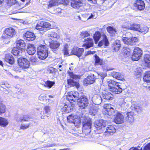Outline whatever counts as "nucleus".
<instances>
[{
	"instance_id": "obj_37",
	"label": "nucleus",
	"mask_w": 150,
	"mask_h": 150,
	"mask_svg": "<svg viewBox=\"0 0 150 150\" xmlns=\"http://www.w3.org/2000/svg\"><path fill=\"white\" fill-rule=\"evenodd\" d=\"M95 102L97 105L100 104L102 101V98L100 95L97 94L94 96L93 98Z\"/></svg>"
},
{
	"instance_id": "obj_42",
	"label": "nucleus",
	"mask_w": 150,
	"mask_h": 150,
	"mask_svg": "<svg viewBox=\"0 0 150 150\" xmlns=\"http://www.w3.org/2000/svg\"><path fill=\"white\" fill-rule=\"evenodd\" d=\"M140 25L138 24L132 23L130 30L138 31L140 29Z\"/></svg>"
},
{
	"instance_id": "obj_51",
	"label": "nucleus",
	"mask_w": 150,
	"mask_h": 150,
	"mask_svg": "<svg viewBox=\"0 0 150 150\" xmlns=\"http://www.w3.org/2000/svg\"><path fill=\"white\" fill-rule=\"evenodd\" d=\"M134 108L138 112H141L142 110L140 105L139 104H135L134 106Z\"/></svg>"
},
{
	"instance_id": "obj_56",
	"label": "nucleus",
	"mask_w": 150,
	"mask_h": 150,
	"mask_svg": "<svg viewBox=\"0 0 150 150\" xmlns=\"http://www.w3.org/2000/svg\"><path fill=\"white\" fill-rule=\"evenodd\" d=\"M127 50L126 49H125L123 50L124 54L125 57H128L130 56L131 53L129 51V50L128 49Z\"/></svg>"
},
{
	"instance_id": "obj_47",
	"label": "nucleus",
	"mask_w": 150,
	"mask_h": 150,
	"mask_svg": "<svg viewBox=\"0 0 150 150\" xmlns=\"http://www.w3.org/2000/svg\"><path fill=\"white\" fill-rule=\"evenodd\" d=\"M6 109V106L0 102V114L1 113H4Z\"/></svg>"
},
{
	"instance_id": "obj_40",
	"label": "nucleus",
	"mask_w": 150,
	"mask_h": 150,
	"mask_svg": "<svg viewBox=\"0 0 150 150\" xmlns=\"http://www.w3.org/2000/svg\"><path fill=\"white\" fill-rule=\"evenodd\" d=\"M55 83L54 81H47L45 82L44 84V86L49 88H51Z\"/></svg>"
},
{
	"instance_id": "obj_21",
	"label": "nucleus",
	"mask_w": 150,
	"mask_h": 150,
	"mask_svg": "<svg viewBox=\"0 0 150 150\" xmlns=\"http://www.w3.org/2000/svg\"><path fill=\"white\" fill-rule=\"evenodd\" d=\"M132 23L131 20L128 18H126L124 20L123 23L121 26L122 28L123 29L130 30Z\"/></svg>"
},
{
	"instance_id": "obj_58",
	"label": "nucleus",
	"mask_w": 150,
	"mask_h": 150,
	"mask_svg": "<svg viewBox=\"0 0 150 150\" xmlns=\"http://www.w3.org/2000/svg\"><path fill=\"white\" fill-rule=\"evenodd\" d=\"M11 52L14 55H17L19 54V51L17 48H14L13 49Z\"/></svg>"
},
{
	"instance_id": "obj_34",
	"label": "nucleus",
	"mask_w": 150,
	"mask_h": 150,
	"mask_svg": "<svg viewBox=\"0 0 150 150\" xmlns=\"http://www.w3.org/2000/svg\"><path fill=\"white\" fill-rule=\"evenodd\" d=\"M29 119H30L28 116L24 115L18 117L16 119V120L17 122H21L23 121H29Z\"/></svg>"
},
{
	"instance_id": "obj_33",
	"label": "nucleus",
	"mask_w": 150,
	"mask_h": 150,
	"mask_svg": "<svg viewBox=\"0 0 150 150\" xmlns=\"http://www.w3.org/2000/svg\"><path fill=\"white\" fill-rule=\"evenodd\" d=\"M127 116L126 119L127 121L130 123L134 121V119L133 116V113L131 112H128L127 114Z\"/></svg>"
},
{
	"instance_id": "obj_59",
	"label": "nucleus",
	"mask_w": 150,
	"mask_h": 150,
	"mask_svg": "<svg viewBox=\"0 0 150 150\" xmlns=\"http://www.w3.org/2000/svg\"><path fill=\"white\" fill-rule=\"evenodd\" d=\"M95 53V51H88L87 52H86L84 53V55L86 56H88L89 55H91L92 54H94Z\"/></svg>"
},
{
	"instance_id": "obj_39",
	"label": "nucleus",
	"mask_w": 150,
	"mask_h": 150,
	"mask_svg": "<svg viewBox=\"0 0 150 150\" xmlns=\"http://www.w3.org/2000/svg\"><path fill=\"white\" fill-rule=\"evenodd\" d=\"M35 28L36 29L40 30H44L43 21H41L37 24Z\"/></svg>"
},
{
	"instance_id": "obj_19",
	"label": "nucleus",
	"mask_w": 150,
	"mask_h": 150,
	"mask_svg": "<svg viewBox=\"0 0 150 150\" xmlns=\"http://www.w3.org/2000/svg\"><path fill=\"white\" fill-rule=\"evenodd\" d=\"M17 48L22 52H24L26 48V44L22 40H20L16 42Z\"/></svg>"
},
{
	"instance_id": "obj_49",
	"label": "nucleus",
	"mask_w": 150,
	"mask_h": 150,
	"mask_svg": "<svg viewBox=\"0 0 150 150\" xmlns=\"http://www.w3.org/2000/svg\"><path fill=\"white\" fill-rule=\"evenodd\" d=\"M80 35L82 38H83L89 36L90 34L87 31H82Z\"/></svg>"
},
{
	"instance_id": "obj_9",
	"label": "nucleus",
	"mask_w": 150,
	"mask_h": 150,
	"mask_svg": "<svg viewBox=\"0 0 150 150\" xmlns=\"http://www.w3.org/2000/svg\"><path fill=\"white\" fill-rule=\"evenodd\" d=\"M85 120L83 122V129L84 130V132L86 134H88L91 131L92 121L89 118Z\"/></svg>"
},
{
	"instance_id": "obj_23",
	"label": "nucleus",
	"mask_w": 150,
	"mask_h": 150,
	"mask_svg": "<svg viewBox=\"0 0 150 150\" xmlns=\"http://www.w3.org/2000/svg\"><path fill=\"white\" fill-rule=\"evenodd\" d=\"M83 42H85V43L83 44V47H85L86 49L88 48L93 45V40L90 38L85 39Z\"/></svg>"
},
{
	"instance_id": "obj_61",
	"label": "nucleus",
	"mask_w": 150,
	"mask_h": 150,
	"mask_svg": "<svg viewBox=\"0 0 150 150\" xmlns=\"http://www.w3.org/2000/svg\"><path fill=\"white\" fill-rule=\"evenodd\" d=\"M144 150H150V142L144 147Z\"/></svg>"
},
{
	"instance_id": "obj_13",
	"label": "nucleus",
	"mask_w": 150,
	"mask_h": 150,
	"mask_svg": "<svg viewBox=\"0 0 150 150\" xmlns=\"http://www.w3.org/2000/svg\"><path fill=\"white\" fill-rule=\"evenodd\" d=\"M122 40L125 44L132 45H134L137 42L138 39L135 37H133L131 38L123 37Z\"/></svg>"
},
{
	"instance_id": "obj_55",
	"label": "nucleus",
	"mask_w": 150,
	"mask_h": 150,
	"mask_svg": "<svg viewBox=\"0 0 150 150\" xmlns=\"http://www.w3.org/2000/svg\"><path fill=\"white\" fill-rule=\"evenodd\" d=\"M39 99L42 101H46L47 100V97L44 94L41 95L39 97Z\"/></svg>"
},
{
	"instance_id": "obj_27",
	"label": "nucleus",
	"mask_w": 150,
	"mask_h": 150,
	"mask_svg": "<svg viewBox=\"0 0 150 150\" xmlns=\"http://www.w3.org/2000/svg\"><path fill=\"white\" fill-rule=\"evenodd\" d=\"M106 30L110 36H114L117 32V29L114 27L109 26L107 27Z\"/></svg>"
},
{
	"instance_id": "obj_54",
	"label": "nucleus",
	"mask_w": 150,
	"mask_h": 150,
	"mask_svg": "<svg viewBox=\"0 0 150 150\" xmlns=\"http://www.w3.org/2000/svg\"><path fill=\"white\" fill-rule=\"evenodd\" d=\"M30 125V123L23 124L21 126L20 128L21 129L24 130L28 128Z\"/></svg>"
},
{
	"instance_id": "obj_64",
	"label": "nucleus",
	"mask_w": 150,
	"mask_h": 150,
	"mask_svg": "<svg viewBox=\"0 0 150 150\" xmlns=\"http://www.w3.org/2000/svg\"><path fill=\"white\" fill-rule=\"evenodd\" d=\"M129 150H142V148L139 149L137 147H133L129 149Z\"/></svg>"
},
{
	"instance_id": "obj_36",
	"label": "nucleus",
	"mask_w": 150,
	"mask_h": 150,
	"mask_svg": "<svg viewBox=\"0 0 150 150\" xmlns=\"http://www.w3.org/2000/svg\"><path fill=\"white\" fill-rule=\"evenodd\" d=\"M143 79L145 82L147 83L150 82V71H148L144 74Z\"/></svg>"
},
{
	"instance_id": "obj_22",
	"label": "nucleus",
	"mask_w": 150,
	"mask_h": 150,
	"mask_svg": "<svg viewBox=\"0 0 150 150\" xmlns=\"http://www.w3.org/2000/svg\"><path fill=\"white\" fill-rule=\"evenodd\" d=\"M23 37L26 40L30 41L34 40L35 36L33 33L27 31L24 34Z\"/></svg>"
},
{
	"instance_id": "obj_45",
	"label": "nucleus",
	"mask_w": 150,
	"mask_h": 150,
	"mask_svg": "<svg viewBox=\"0 0 150 150\" xmlns=\"http://www.w3.org/2000/svg\"><path fill=\"white\" fill-rule=\"evenodd\" d=\"M119 104L122 107H125L126 108L129 107L128 104H126V102L124 101V98H122L120 99Z\"/></svg>"
},
{
	"instance_id": "obj_60",
	"label": "nucleus",
	"mask_w": 150,
	"mask_h": 150,
	"mask_svg": "<svg viewBox=\"0 0 150 150\" xmlns=\"http://www.w3.org/2000/svg\"><path fill=\"white\" fill-rule=\"evenodd\" d=\"M48 71L50 73H53L55 72V69L53 67H51L48 69Z\"/></svg>"
},
{
	"instance_id": "obj_15",
	"label": "nucleus",
	"mask_w": 150,
	"mask_h": 150,
	"mask_svg": "<svg viewBox=\"0 0 150 150\" xmlns=\"http://www.w3.org/2000/svg\"><path fill=\"white\" fill-rule=\"evenodd\" d=\"M78 93L74 91L68 92L67 95V99L70 101H75L78 98Z\"/></svg>"
},
{
	"instance_id": "obj_43",
	"label": "nucleus",
	"mask_w": 150,
	"mask_h": 150,
	"mask_svg": "<svg viewBox=\"0 0 150 150\" xmlns=\"http://www.w3.org/2000/svg\"><path fill=\"white\" fill-rule=\"evenodd\" d=\"M8 124L7 120L5 119L0 117V125L4 127Z\"/></svg>"
},
{
	"instance_id": "obj_46",
	"label": "nucleus",
	"mask_w": 150,
	"mask_h": 150,
	"mask_svg": "<svg viewBox=\"0 0 150 150\" xmlns=\"http://www.w3.org/2000/svg\"><path fill=\"white\" fill-rule=\"evenodd\" d=\"M17 2L16 0H8L6 4L8 6H11L16 4Z\"/></svg>"
},
{
	"instance_id": "obj_50",
	"label": "nucleus",
	"mask_w": 150,
	"mask_h": 150,
	"mask_svg": "<svg viewBox=\"0 0 150 150\" xmlns=\"http://www.w3.org/2000/svg\"><path fill=\"white\" fill-rule=\"evenodd\" d=\"M97 16V13L96 12H93L90 14V15L88 17L87 19H95L96 18Z\"/></svg>"
},
{
	"instance_id": "obj_1",
	"label": "nucleus",
	"mask_w": 150,
	"mask_h": 150,
	"mask_svg": "<svg viewBox=\"0 0 150 150\" xmlns=\"http://www.w3.org/2000/svg\"><path fill=\"white\" fill-rule=\"evenodd\" d=\"M101 36L102 37V40L99 42L98 46L101 47L104 45L106 46H108L109 44V42L107 36L104 34L101 35L100 33L98 31L96 32L93 36L95 43L97 44Z\"/></svg>"
},
{
	"instance_id": "obj_30",
	"label": "nucleus",
	"mask_w": 150,
	"mask_h": 150,
	"mask_svg": "<svg viewBox=\"0 0 150 150\" xmlns=\"http://www.w3.org/2000/svg\"><path fill=\"white\" fill-rule=\"evenodd\" d=\"M144 60L146 66L150 68V53L147 52L145 54Z\"/></svg>"
},
{
	"instance_id": "obj_38",
	"label": "nucleus",
	"mask_w": 150,
	"mask_h": 150,
	"mask_svg": "<svg viewBox=\"0 0 150 150\" xmlns=\"http://www.w3.org/2000/svg\"><path fill=\"white\" fill-rule=\"evenodd\" d=\"M68 45L67 44H66L64 46L63 52L65 56H67L72 55L71 52L70 53L68 52Z\"/></svg>"
},
{
	"instance_id": "obj_48",
	"label": "nucleus",
	"mask_w": 150,
	"mask_h": 150,
	"mask_svg": "<svg viewBox=\"0 0 150 150\" xmlns=\"http://www.w3.org/2000/svg\"><path fill=\"white\" fill-rule=\"evenodd\" d=\"M44 110L45 114H49L51 113V108L48 106H45L44 108Z\"/></svg>"
},
{
	"instance_id": "obj_29",
	"label": "nucleus",
	"mask_w": 150,
	"mask_h": 150,
	"mask_svg": "<svg viewBox=\"0 0 150 150\" xmlns=\"http://www.w3.org/2000/svg\"><path fill=\"white\" fill-rule=\"evenodd\" d=\"M5 61L11 64H12L14 62L13 57L10 54H7L6 55Z\"/></svg>"
},
{
	"instance_id": "obj_63",
	"label": "nucleus",
	"mask_w": 150,
	"mask_h": 150,
	"mask_svg": "<svg viewBox=\"0 0 150 150\" xmlns=\"http://www.w3.org/2000/svg\"><path fill=\"white\" fill-rule=\"evenodd\" d=\"M120 45V41L119 40H116L113 43V46Z\"/></svg>"
},
{
	"instance_id": "obj_18",
	"label": "nucleus",
	"mask_w": 150,
	"mask_h": 150,
	"mask_svg": "<svg viewBox=\"0 0 150 150\" xmlns=\"http://www.w3.org/2000/svg\"><path fill=\"white\" fill-rule=\"evenodd\" d=\"M115 115H116V117L114 120V121L115 123L120 124L124 122L125 121L124 117L122 113L118 112Z\"/></svg>"
},
{
	"instance_id": "obj_3",
	"label": "nucleus",
	"mask_w": 150,
	"mask_h": 150,
	"mask_svg": "<svg viewBox=\"0 0 150 150\" xmlns=\"http://www.w3.org/2000/svg\"><path fill=\"white\" fill-rule=\"evenodd\" d=\"M107 82L110 87V91L113 93L118 94L122 92V89L117 82L109 79H108Z\"/></svg>"
},
{
	"instance_id": "obj_41",
	"label": "nucleus",
	"mask_w": 150,
	"mask_h": 150,
	"mask_svg": "<svg viewBox=\"0 0 150 150\" xmlns=\"http://www.w3.org/2000/svg\"><path fill=\"white\" fill-rule=\"evenodd\" d=\"M148 31V27L145 26H140V29L139 30L138 32L142 33V34H144Z\"/></svg>"
},
{
	"instance_id": "obj_24",
	"label": "nucleus",
	"mask_w": 150,
	"mask_h": 150,
	"mask_svg": "<svg viewBox=\"0 0 150 150\" xmlns=\"http://www.w3.org/2000/svg\"><path fill=\"white\" fill-rule=\"evenodd\" d=\"M116 129L112 125H109L107 127L106 130L105 132V134L107 136L112 135L115 132Z\"/></svg>"
},
{
	"instance_id": "obj_26",
	"label": "nucleus",
	"mask_w": 150,
	"mask_h": 150,
	"mask_svg": "<svg viewBox=\"0 0 150 150\" xmlns=\"http://www.w3.org/2000/svg\"><path fill=\"white\" fill-rule=\"evenodd\" d=\"M27 51L30 55H33L35 52L36 50L33 44H29L28 46Z\"/></svg>"
},
{
	"instance_id": "obj_52",
	"label": "nucleus",
	"mask_w": 150,
	"mask_h": 150,
	"mask_svg": "<svg viewBox=\"0 0 150 150\" xmlns=\"http://www.w3.org/2000/svg\"><path fill=\"white\" fill-rule=\"evenodd\" d=\"M95 57L96 63L101 65L102 64V61L98 57L97 55H95Z\"/></svg>"
},
{
	"instance_id": "obj_12",
	"label": "nucleus",
	"mask_w": 150,
	"mask_h": 150,
	"mask_svg": "<svg viewBox=\"0 0 150 150\" xmlns=\"http://www.w3.org/2000/svg\"><path fill=\"white\" fill-rule=\"evenodd\" d=\"M142 54V51L140 48L138 47L135 48L132 56V59L134 61L138 60L141 57Z\"/></svg>"
},
{
	"instance_id": "obj_5",
	"label": "nucleus",
	"mask_w": 150,
	"mask_h": 150,
	"mask_svg": "<svg viewBox=\"0 0 150 150\" xmlns=\"http://www.w3.org/2000/svg\"><path fill=\"white\" fill-rule=\"evenodd\" d=\"M18 62L19 67L16 70L17 71L21 72L20 69H22L23 71H24V69L28 68L29 67V62L25 58L20 57L18 58Z\"/></svg>"
},
{
	"instance_id": "obj_6",
	"label": "nucleus",
	"mask_w": 150,
	"mask_h": 150,
	"mask_svg": "<svg viewBox=\"0 0 150 150\" xmlns=\"http://www.w3.org/2000/svg\"><path fill=\"white\" fill-rule=\"evenodd\" d=\"M67 120L70 123H73L75 126L77 127H79L81 124V121L79 117L73 114L67 117Z\"/></svg>"
},
{
	"instance_id": "obj_25",
	"label": "nucleus",
	"mask_w": 150,
	"mask_h": 150,
	"mask_svg": "<svg viewBox=\"0 0 150 150\" xmlns=\"http://www.w3.org/2000/svg\"><path fill=\"white\" fill-rule=\"evenodd\" d=\"M94 81V76L93 74L88 76L84 80L83 83L84 84H89L93 83Z\"/></svg>"
},
{
	"instance_id": "obj_16",
	"label": "nucleus",
	"mask_w": 150,
	"mask_h": 150,
	"mask_svg": "<svg viewBox=\"0 0 150 150\" xmlns=\"http://www.w3.org/2000/svg\"><path fill=\"white\" fill-rule=\"evenodd\" d=\"M134 6L135 7L134 9L142 10L144 8L145 5L143 1L141 0H137L134 2Z\"/></svg>"
},
{
	"instance_id": "obj_31",
	"label": "nucleus",
	"mask_w": 150,
	"mask_h": 150,
	"mask_svg": "<svg viewBox=\"0 0 150 150\" xmlns=\"http://www.w3.org/2000/svg\"><path fill=\"white\" fill-rule=\"evenodd\" d=\"M100 110L98 106H96L91 108L89 110L90 114L93 115H95Z\"/></svg>"
},
{
	"instance_id": "obj_32",
	"label": "nucleus",
	"mask_w": 150,
	"mask_h": 150,
	"mask_svg": "<svg viewBox=\"0 0 150 150\" xmlns=\"http://www.w3.org/2000/svg\"><path fill=\"white\" fill-rule=\"evenodd\" d=\"M60 46V44L57 42H53L50 44V47L54 52L56 51Z\"/></svg>"
},
{
	"instance_id": "obj_35",
	"label": "nucleus",
	"mask_w": 150,
	"mask_h": 150,
	"mask_svg": "<svg viewBox=\"0 0 150 150\" xmlns=\"http://www.w3.org/2000/svg\"><path fill=\"white\" fill-rule=\"evenodd\" d=\"M50 39L52 40H56L60 37L59 35L57 33L51 32L50 34Z\"/></svg>"
},
{
	"instance_id": "obj_14",
	"label": "nucleus",
	"mask_w": 150,
	"mask_h": 150,
	"mask_svg": "<svg viewBox=\"0 0 150 150\" xmlns=\"http://www.w3.org/2000/svg\"><path fill=\"white\" fill-rule=\"evenodd\" d=\"M70 76L72 79H70L67 80L68 84L69 85L75 86L77 87L79 86V83L78 82L74 81V79H76L79 78V76L74 74L72 72L69 74Z\"/></svg>"
},
{
	"instance_id": "obj_17",
	"label": "nucleus",
	"mask_w": 150,
	"mask_h": 150,
	"mask_svg": "<svg viewBox=\"0 0 150 150\" xmlns=\"http://www.w3.org/2000/svg\"><path fill=\"white\" fill-rule=\"evenodd\" d=\"M65 0H51L47 6V8L49 9L53 6L58 5L59 4H64Z\"/></svg>"
},
{
	"instance_id": "obj_2",
	"label": "nucleus",
	"mask_w": 150,
	"mask_h": 150,
	"mask_svg": "<svg viewBox=\"0 0 150 150\" xmlns=\"http://www.w3.org/2000/svg\"><path fill=\"white\" fill-rule=\"evenodd\" d=\"M48 46L46 45H39L38 48V54L40 59L44 60L48 56Z\"/></svg>"
},
{
	"instance_id": "obj_10",
	"label": "nucleus",
	"mask_w": 150,
	"mask_h": 150,
	"mask_svg": "<svg viewBox=\"0 0 150 150\" xmlns=\"http://www.w3.org/2000/svg\"><path fill=\"white\" fill-rule=\"evenodd\" d=\"M78 105L81 108H85L88 105V101L86 97L83 96L79 98L78 100Z\"/></svg>"
},
{
	"instance_id": "obj_8",
	"label": "nucleus",
	"mask_w": 150,
	"mask_h": 150,
	"mask_svg": "<svg viewBox=\"0 0 150 150\" xmlns=\"http://www.w3.org/2000/svg\"><path fill=\"white\" fill-rule=\"evenodd\" d=\"M84 4L83 0H72L71 2V6L76 9H82Z\"/></svg>"
},
{
	"instance_id": "obj_62",
	"label": "nucleus",
	"mask_w": 150,
	"mask_h": 150,
	"mask_svg": "<svg viewBox=\"0 0 150 150\" xmlns=\"http://www.w3.org/2000/svg\"><path fill=\"white\" fill-rule=\"evenodd\" d=\"M114 49L116 51H118L119 50L120 47V45H116L115 46H113Z\"/></svg>"
},
{
	"instance_id": "obj_4",
	"label": "nucleus",
	"mask_w": 150,
	"mask_h": 150,
	"mask_svg": "<svg viewBox=\"0 0 150 150\" xmlns=\"http://www.w3.org/2000/svg\"><path fill=\"white\" fill-rule=\"evenodd\" d=\"M106 121L103 120H100L96 121L94 123L95 127L94 131L96 133H101L105 130V127L106 125Z\"/></svg>"
},
{
	"instance_id": "obj_7",
	"label": "nucleus",
	"mask_w": 150,
	"mask_h": 150,
	"mask_svg": "<svg viewBox=\"0 0 150 150\" xmlns=\"http://www.w3.org/2000/svg\"><path fill=\"white\" fill-rule=\"evenodd\" d=\"M16 35L15 29L12 28H6L4 31L1 37L3 39H7L11 38Z\"/></svg>"
},
{
	"instance_id": "obj_11",
	"label": "nucleus",
	"mask_w": 150,
	"mask_h": 150,
	"mask_svg": "<svg viewBox=\"0 0 150 150\" xmlns=\"http://www.w3.org/2000/svg\"><path fill=\"white\" fill-rule=\"evenodd\" d=\"M106 107V108L104 109L103 110V113L104 114L112 117L115 116L117 113L118 111L116 110H115L109 105H107Z\"/></svg>"
},
{
	"instance_id": "obj_20",
	"label": "nucleus",
	"mask_w": 150,
	"mask_h": 150,
	"mask_svg": "<svg viewBox=\"0 0 150 150\" xmlns=\"http://www.w3.org/2000/svg\"><path fill=\"white\" fill-rule=\"evenodd\" d=\"M84 51L83 48H78L74 47L71 51L72 55H74L77 56L79 57L82 56V55Z\"/></svg>"
},
{
	"instance_id": "obj_44",
	"label": "nucleus",
	"mask_w": 150,
	"mask_h": 150,
	"mask_svg": "<svg viewBox=\"0 0 150 150\" xmlns=\"http://www.w3.org/2000/svg\"><path fill=\"white\" fill-rule=\"evenodd\" d=\"M111 76L114 78L118 79H121V74L119 73L113 71L111 73Z\"/></svg>"
},
{
	"instance_id": "obj_28",
	"label": "nucleus",
	"mask_w": 150,
	"mask_h": 150,
	"mask_svg": "<svg viewBox=\"0 0 150 150\" xmlns=\"http://www.w3.org/2000/svg\"><path fill=\"white\" fill-rule=\"evenodd\" d=\"M102 95L103 98L107 100H112L113 98V95L109 92H104Z\"/></svg>"
},
{
	"instance_id": "obj_57",
	"label": "nucleus",
	"mask_w": 150,
	"mask_h": 150,
	"mask_svg": "<svg viewBox=\"0 0 150 150\" xmlns=\"http://www.w3.org/2000/svg\"><path fill=\"white\" fill-rule=\"evenodd\" d=\"M63 110L64 111L68 113L71 111V109L67 105H65L63 108Z\"/></svg>"
},
{
	"instance_id": "obj_53",
	"label": "nucleus",
	"mask_w": 150,
	"mask_h": 150,
	"mask_svg": "<svg viewBox=\"0 0 150 150\" xmlns=\"http://www.w3.org/2000/svg\"><path fill=\"white\" fill-rule=\"evenodd\" d=\"M44 27V28L51 29L52 28L51 24L48 22L43 21Z\"/></svg>"
}]
</instances>
